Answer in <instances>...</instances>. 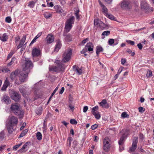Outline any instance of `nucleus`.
<instances>
[{
    "label": "nucleus",
    "instance_id": "23",
    "mask_svg": "<svg viewBox=\"0 0 154 154\" xmlns=\"http://www.w3.org/2000/svg\"><path fill=\"white\" fill-rule=\"evenodd\" d=\"M61 45V44L60 42V41H57L55 46V49L54 50V51L58 52L59 49L60 48Z\"/></svg>",
    "mask_w": 154,
    "mask_h": 154
},
{
    "label": "nucleus",
    "instance_id": "28",
    "mask_svg": "<svg viewBox=\"0 0 154 154\" xmlns=\"http://www.w3.org/2000/svg\"><path fill=\"white\" fill-rule=\"evenodd\" d=\"M103 23V22L99 20L98 19H95L94 21V26H99L100 24Z\"/></svg>",
    "mask_w": 154,
    "mask_h": 154
},
{
    "label": "nucleus",
    "instance_id": "7",
    "mask_svg": "<svg viewBox=\"0 0 154 154\" xmlns=\"http://www.w3.org/2000/svg\"><path fill=\"white\" fill-rule=\"evenodd\" d=\"M138 142V138L134 137L133 140L132 145L129 150V152H133L134 151L137 147V143Z\"/></svg>",
    "mask_w": 154,
    "mask_h": 154
},
{
    "label": "nucleus",
    "instance_id": "36",
    "mask_svg": "<svg viewBox=\"0 0 154 154\" xmlns=\"http://www.w3.org/2000/svg\"><path fill=\"white\" fill-rule=\"evenodd\" d=\"M42 112V107H39L37 109L36 112L37 115H40Z\"/></svg>",
    "mask_w": 154,
    "mask_h": 154
},
{
    "label": "nucleus",
    "instance_id": "1",
    "mask_svg": "<svg viewBox=\"0 0 154 154\" xmlns=\"http://www.w3.org/2000/svg\"><path fill=\"white\" fill-rule=\"evenodd\" d=\"M22 60L25 64L23 66V71L20 73L19 77L21 82H24L27 77L28 74L30 72V69L32 68L33 65L31 61L25 57H23Z\"/></svg>",
    "mask_w": 154,
    "mask_h": 154
},
{
    "label": "nucleus",
    "instance_id": "2",
    "mask_svg": "<svg viewBox=\"0 0 154 154\" xmlns=\"http://www.w3.org/2000/svg\"><path fill=\"white\" fill-rule=\"evenodd\" d=\"M10 109L11 111L15 115L18 116L19 118H22L23 117V111L17 103L12 104Z\"/></svg>",
    "mask_w": 154,
    "mask_h": 154
},
{
    "label": "nucleus",
    "instance_id": "22",
    "mask_svg": "<svg viewBox=\"0 0 154 154\" xmlns=\"http://www.w3.org/2000/svg\"><path fill=\"white\" fill-rule=\"evenodd\" d=\"M75 21V17L74 16H72L70 17V18L67 19L66 21V23L71 24H73Z\"/></svg>",
    "mask_w": 154,
    "mask_h": 154
},
{
    "label": "nucleus",
    "instance_id": "40",
    "mask_svg": "<svg viewBox=\"0 0 154 154\" xmlns=\"http://www.w3.org/2000/svg\"><path fill=\"white\" fill-rule=\"evenodd\" d=\"M108 43L109 45H112L114 43V40L112 38L110 39L108 41Z\"/></svg>",
    "mask_w": 154,
    "mask_h": 154
},
{
    "label": "nucleus",
    "instance_id": "19",
    "mask_svg": "<svg viewBox=\"0 0 154 154\" xmlns=\"http://www.w3.org/2000/svg\"><path fill=\"white\" fill-rule=\"evenodd\" d=\"M18 73V71H15L11 73L10 78L12 80H14L16 79V77L17 76Z\"/></svg>",
    "mask_w": 154,
    "mask_h": 154
},
{
    "label": "nucleus",
    "instance_id": "42",
    "mask_svg": "<svg viewBox=\"0 0 154 154\" xmlns=\"http://www.w3.org/2000/svg\"><path fill=\"white\" fill-rule=\"evenodd\" d=\"M70 122L73 125H76L77 123V122L75 119H71L70 121Z\"/></svg>",
    "mask_w": 154,
    "mask_h": 154
},
{
    "label": "nucleus",
    "instance_id": "52",
    "mask_svg": "<svg viewBox=\"0 0 154 154\" xmlns=\"http://www.w3.org/2000/svg\"><path fill=\"white\" fill-rule=\"evenodd\" d=\"M127 42L129 44L131 45H134V41L131 40L127 41Z\"/></svg>",
    "mask_w": 154,
    "mask_h": 154
},
{
    "label": "nucleus",
    "instance_id": "35",
    "mask_svg": "<svg viewBox=\"0 0 154 154\" xmlns=\"http://www.w3.org/2000/svg\"><path fill=\"white\" fill-rule=\"evenodd\" d=\"M152 72L150 70H148L146 75V76L147 78L150 77L151 76H152Z\"/></svg>",
    "mask_w": 154,
    "mask_h": 154
},
{
    "label": "nucleus",
    "instance_id": "6",
    "mask_svg": "<svg viewBox=\"0 0 154 154\" xmlns=\"http://www.w3.org/2000/svg\"><path fill=\"white\" fill-rule=\"evenodd\" d=\"M110 140L108 137L104 138L103 141V149L106 151H108L110 148Z\"/></svg>",
    "mask_w": 154,
    "mask_h": 154
},
{
    "label": "nucleus",
    "instance_id": "18",
    "mask_svg": "<svg viewBox=\"0 0 154 154\" xmlns=\"http://www.w3.org/2000/svg\"><path fill=\"white\" fill-rule=\"evenodd\" d=\"M26 38V36L25 35H24L22 37V39L21 40L20 43L19 45L17 46V48L19 49L22 47V46L23 45V43L25 42Z\"/></svg>",
    "mask_w": 154,
    "mask_h": 154
},
{
    "label": "nucleus",
    "instance_id": "63",
    "mask_svg": "<svg viewBox=\"0 0 154 154\" xmlns=\"http://www.w3.org/2000/svg\"><path fill=\"white\" fill-rule=\"evenodd\" d=\"M99 139V138L97 136H95L94 138V141L95 142H96Z\"/></svg>",
    "mask_w": 154,
    "mask_h": 154
},
{
    "label": "nucleus",
    "instance_id": "57",
    "mask_svg": "<svg viewBox=\"0 0 154 154\" xmlns=\"http://www.w3.org/2000/svg\"><path fill=\"white\" fill-rule=\"evenodd\" d=\"M64 87H62L61 88V90H60V91L59 92V94H62L63 93L64 91Z\"/></svg>",
    "mask_w": 154,
    "mask_h": 154
},
{
    "label": "nucleus",
    "instance_id": "16",
    "mask_svg": "<svg viewBox=\"0 0 154 154\" xmlns=\"http://www.w3.org/2000/svg\"><path fill=\"white\" fill-rule=\"evenodd\" d=\"M99 4L102 9V11L104 14H106L107 13L108 9L100 1H99Z\"/></svg>",
    "mask_w": 154,
    "mask_h": 154
},
{
    "label": "nucleus",
    "instance_id": "53",
    "mask_svg": "<svg viewBox=\"0 0 154 154\" xmlns=\"http://www.w3.org/2000/svg\"><path fill=\"white\" fill-rule=\"evenodd\" d=\"M121 63L122 64L124 65L126 62V60L125 58H122L121 60Z\"/></svg>",
    "mask_w": 154,
    "mask_h": 154
},
{
    "label": "nucleus",
    "instance_id": "58",
    "mask_svg": "<svg viewBox=\"0 0 154 154\" xmlns=\"http://www.w3.org/2000/svg\"><path fill=\"white\" fill-rule=\"evenodd\" d=\"M143 108L142 107H140L139 108V110L140 112H144V111L143 110Z\"/></svg>",
    "mask_w": 154,
    "mask_h": 154
},
{
    "label": "nucleus",
    "instance_id": "10",
    "mask_svg": "<svg viewBox=\"0 0 154 154\" xmlns=\"http://www.w3.org/2000/svg\"><path fill=\"white\" fill-rule=\"evenodd\" d=\"M11 98L15 101H18L20 100V96L18 93L14 91L11 95Z\"/></svg>",
    "mask_w": 154,
    "mask_h": 154
},
{
    "label": "nucleus",
    "instance_id": "33",
    "mask_svg": "<svg viewBox=\"0 0 154 154\" xmlns=\"http://www.w3.org/2000/svg\"><path fill=\"white\" fill-rule=\"evenodd\" d=\"M121 116L123 118H128L129 117V116L127 114L126 112H123L122 113Z\"/></svg>",
    "mask_w": 154,
    "mask_h": 154
},
{
    "label": "nucleus",
    "instance_id": "38",
    "mask_svg": "<svg viewBox=\"0 0 154 154\" xmlns=\"http://www.w3.org/2000/svg\"><path fill=\"white\" fill-rule=\"evenodd\" d=\"M105 15L107 17L109 18V19L112 20H114L115 18H114V17L112 15L110 14H108V13H107V14H105Z\"/></svg>",
    "mask_w": 154,
    "mask_h": 154
},
{
    "label": "nucleus",
    "instance_id": "25",
    "mask_svg": "<svg viewBox=\"0 0 154 154\" xmlns=\"http://www.w3.org/2000/svg\"><path fill=\"white\" fill-rule=\"evenodd\" d=\"M126 136V135L125 134H123L122 136L121 137L119 142V145H122L123 143L124 139Z\"/></svg>",
    "mask_w": 154,
    "mask_h": 154
},
{
    "label": "nucleus",
    "instance_id": "49",
    "mask_svg": "<svg viewBox=\"0 0 154 154\" xmlns=\"http://www.w3.org/2000/svg\"><path fill=\"white\" fill-rule=\"evenodd\" d=\"M15 43L16 44H17V43L18 42V41H19L20 39V37L19 36H17L15 38Z\"/></svg>",
    "mask_w": 154,
    "mask_h": 154
},
{
    "label": "nucleus",
    "instance_id": "30",
    "mask_svg": "<svg viewBox=\"0 0 154 154\" xmlns=\"http://www.w3.org/2000/svg\"><path fill=\"white\" fill-rule=\"evenodd\" d=\"M65 40L67 42H70L72 41V36L69 34H68L65 35Z\"/></svg>",
    "mask_w": 154,
    "mask_h": 154
},
{
    "label": "nucleus",
    "instance_id": "46",
    "mask_svg": "<svg viewBox=\"0 0 154 154\" xmlns=\"http://www.w3.org/2000/svg\"><path fill=\"white\" fill-rule=\"evenodd\" d=\"M11 20V18L10 17H8L6 18L5 21L7 23H10Z\"/></svg>",
    "mask_w": 154,
    "mask_h": 154
},
{
    "label": "nucleus",
    "instance_id": "11",
    "mask_svg": "<svg viewBox=\"0 0 154 154\" xmlns=\"http://www.w3.org/2000/svg\"><path fill=\"white\" fill-rule=\"evenodd\" d=\"M99 104L103 108H107L109 107V104L105 99L103 100Z\"/></svg>",
    "mask_w": 154,
    "mask_h": 154
},
{
    "label": "nucleus",
    "instance_id": "59",
    "mask_svg": "<svg viewBox=\"0 0 154 154\" xmlns=\"http://www.w3.org/2000/svg\"><path fill=\"white\" fill-rule=\"evenodd\" d=\"M9 84V82L7 80H6L5 81V82L4 85L5 86H7L8 87Z\"/></svg>",
    "mask_w": 154,
    "mask_h": 154
},
{
    "label": "nucleus",
    "instance_id": "12",
    "mask_svg": "<svg viewBox=\"0 0 154 154\" xmlns=\"http://www.w3.org/2000/svg\"><path fill=\"white\" fill-rule=\"evenodd\" d=\"M32 54L33 57H38L40 55V51L39 49L35 48L33 49Z\"/></svg>",
    "mask_w": 154,
    "mask_h": 154
},
{
    "label": "nucleus",
    "instance_id": "31",
    "mask_svg": "<svg viewBox=\"0 0 154 154\" xmlns=\"http://www.w3.org/2000/svg\"><path fill=\"white\" fill-rule=\"evenodd\" d=\"M92 113L94 116L95 118L97 119H98L100 118V115L98 112L96 111V112Z\"/></svg>",
    "mask_w": 154,
    "mask_h": 154
},
{
    "label": "nucleus",
    "instance_id": "61",
    "mask_svg": "<svg viewBox=\"0 0 154 154\" xmlns=\"http://www.w3.org/2000/svg\"><path fill=\"white\" fill-rule=\"evenodd\" d=\"M7 87V86H5L4 85L2 88V91H5Z\"/></svg>",
    "mask_w": 154,
    "mask_h": 154
},
{
    "label": "nucleus",
    "instance_id": "60",
    "mask_svg": "<svg viewBox=\"0 0 154 154\" xmlns=\"http://www.w3.org/2000/svg\"><path fill=\"white\" fill-rule=\"evenodd\" d=\"M37 39L35 37L33 39V40L31 42L30 45L31 44H32L34 43L35 41Z\"/></svg>",
    "mask_w": 154,
    "mask_h": 154
},
{
    "label": "nucleus",
    "instance_id": "64",
    "mask_svg": "<svg viewBox=\"0 0 154 154\" xmlns=\"http://www.w3.org/2000/svg\"><path fill=\"white\" fill-rule=\"evenodd\" d=\"M42 35V33H39L35 37L36 39H37L39 37Z\"/></svg>",
    "mask_w": 154,
    "mask_h": 154
},
{
    "label": "nucleus",
    "instance_id": "3",
    "mask_svg": "<svg viewBox=\"0 0 154 154\" xmlns=\"http://www.w3.org/2000/svg\"><path fill=\"white\" fill-rule=\"evenodd\" d=\"M55 63L57 64V66H53L49 68L50 70L57 72L64 71L65 67L64 64L62 63L60 60H56Z\"/></svg>",
    "mask_w": 154,
    "mask_h": 154
},
{
    "label": "nucleus",
    "instance_id": "43",
    "mask_svg": "<svg viewBox=\"0 0 154 154\" xmlns=\"http://www.w3.org/2000/svg\"><path fill=\"white\" fill-rule=\"evenodd\" d=\"M51 15L49 13H45L44 14V16L46 18H48L50 17Z\"/></svg>",
    "mask_w": 154,
    "mask_h": 154
},
{
    "label": "nucleus",
    "instance_id": "55",
    "mask_svg": "<svg viewBox=\"0 0 154 154\" xmlns=\"http://www.w3.org/2000/svg\"><path fill=\"white\" fill-rule=\"evenodd\" d=\"M13 54V53H10L8 55V57L7 58V59L8 60L9 58H10L12 56Z\"/></svg>",
    "mask_w": 154,
    "mask_h": 154
},
{
    "label": "nucleus",
    "instance_id": "26",
    "mask_svg": "<svg viewBox=\"0 0 154 154\" xmlns=\"http://www.w3.org/2000/svg\"><path fill=\"white\" fill-rule=\"evenodd\" d=\"M72 25L66 22L65 29H66V30L67 32H68L70 31V30L72 28Z\"/></svg>",
    "mask_w": 154,
    "mask_h": 154
},
{
    "label": "nucleus",
    "instance_id": "14",
    "mask_svg": "<svg viewBox=\"0 0 154 154\" xmlns=\"http://www.w3.org/2000/svg\"><path fill=\"white\" fill-rule=\"evenodd\" d=\"M73 68L75 72L78 74L80 75L82 73V70L79 67L74 66L73 67Z\"/></svg>",
    "mask_w": 154,
    "mask_h": 154
},
{
    "label": "nucleus",
    "instance_id": "15",
    "mask_svg": "<svg viewBox=\"0 0 154 154\" xmlns=\"http://www.w3.org/2000/svg\"><path fill=\"white\" fill-rule=\"evenodd\" d=\"M47 42L48 43H51L54 41V37L53 35L49 34L46 38Z\"/></svg>",
    "mask_w": 154,
    "mask_h": 154
},
{
    "label": "nucleus",
    "instance_id": "13",
    "mask_svg": "<svg viewBox=\"0 0 154 154\" xmlns=\"http://www.w3.org/2000/svg\"><path fill=\"white\" fill-rule=\"evenodd\" d=\"M141 8L143 10H147L149 8L148 4L145 1H142L140 4Z\"/></svg>",
    "mask_w": 154,
    "mask_h": 154
},
{
    "label": "nucleus",
    "instance_id": "5",
    "mask_svg": "<svg viewBox=\"0 0 154 154\" xmlns=\"http://www.w3.org/2000/svg\"><path fill=\"white\" fill-rule=\"evenodd\" d=\"M121 8L124 10H129L132 7V5L130 2L129 1L124 0L122 1L120 4Z\"/></svg>",
    "mask_w": 154,
    "mask_h": 154
},
{
    "label": "nucleus",
    "instance_id": "62",
    "mask_svg": "<svg viewBox=\"0 0 154 154\" xmlns=\"http://www.w3.org/2000/svg\"><path fill=\"white\" fill-rule=\"evenodd\" d=\"M47 5L48 6H50L51 7H52L54 6L53 3L52 2H50L49 4L47 3Z\"/></svg>",
    "mask_w": 154,
    "mask_h": 154
},
{
    "label": "nucleus",
    "instance_id": "45",
    "mask_svg": "<svg viewBox=\"0 0 154 154\" xmlns=\"http://www.w3.org/2000/svg\"><path fill=\"white\" fill-rule=\"evenodd\" d=\"M22 143H20L19 144L16 145L15 146H14L13 147V149H14L15 150H16L17 149L19 148L21 145Z\"/></svg>",
    "mask_w": 154,
    "mask_h": 154
},
{
    "label": "nucleus",
    "instance_id": "20",
    "mask_svg": "<svg viewBox=\"0 0 154 154\" xmlns=\"http://www.w3.org/2000/svg\"><path fill=\"white\" fill-rule=\"evenodd\" d=\"M28 143H29V142H27L25 143V144L23 145L22 148L19 150V152H26L27 150V149H27L28 147L27 145Z\"/></svg>",
    "mask_w": 154,
    "mask_h": 154
},
{
    "label": "nucleus",
    "instance_id": "34",
    "mask_svg": "<svg viewBox=\"0 0 154 154\" xmlns=\"http://www.w3.org/2000/svg\"><path fill=\"white\" fill-rule=\"evenodd\" d=\"M36 137L38 140H41L42 138V136L41 133L40 132H37L36 134Z\"/></svg>",
    "mask_w": 154,
    "mask_h": 154
},
{
    "label": "nucleus",
    "instance_id": "56",
    "mask_svg": "<svg viewBox=\"0 0 154 154\" xmlns=\"http://www.w3.org/2000/svg\"><path fill=\"white\" fill-rule=\"evenodd\" d=\"M26 125V123H24L22 125V126L20 128V130H22L25 127V126Z\"/></svg>",
    "mask_w": 154,
    "mask_h": 154
},
{
    "label": "nucleus",
    "instance_id": "54",
    "mask_svg": "<svg viewBox=\"0 0 154 154\" xmlns=\"http://www.w3.org/2000/svg\"><path fill=\"white\" fill-rule=\"evenodd\" d=\"M72 139V138L71 137H69L67 139V141L69 142V146H70L71 143Z\"/></svg>",
    "mask_w": 154,
    "mask_h": 154
},
{
    "label": "nucleus",
    "instance_id": "37",
    "mask_svg": "<svg viewBox=\"0 0 154 154\" xmlns=\"http://www.w3.org/2000/svg\"><path fill=\"white\" fill-rule=\"evenodd\" d=\"M27 132V130H25L23 131L20 134L19 137H22L24 136Z\"/></svg>",
    "mask_w": 154,
    "mask_h": 154
},
{
    "label": "nucleus",
    "instance_id": "39",
    "mask_svg": "<svg viewBox=\"0 0 154 154\" xmlns=\"http://www.w3.org/2000/svg\"><path fill=\"white\" fill-rule=\"evenodd\" d=\"M110 33V32L109 31H105L102 33V35L107 36L109 35Z\"/></svg>",
    "mask_w": 154,
    "mask_h": 154
},
{
    "label": "nucleus",
    "instance_id": "41",
    "mask_svg": "<svg viewBox=\"0 0 154 154\" xmlns=\"http://www.w3.org/2000/svg\"><path fill=\"white\" fill-rule=\"evenodd\" d=\"M35 2L33 1L30 2L28 5V6L30 7V8H33Z\"/></svg>",
    "mask_w": 154,
    "mask_h": 154
},
{
    "label": "nucleus",
    "instance_id": "48",
    "mask_svg": "<svg viewBox=\"0 0 154 154\" xmlns=\"http://www.w3.org/2000/svg\"><path fill=\"white\" fill-rule=\"evenodd\" d=\"M88 40L89 39L88 38H86L83 41H82V43L84 45L88 41Z\"/></svg>",
    "mask_w": 154,
    "mask_h": 154
},
{
    "label": "nucleus",
    "instance_id": "27",
    "mask_svg": "<svg viewBox=\"0 0 154 154\" xmlns=\"http://www.w3.org/2000/svg\"><path fill=\"white\" fill-rule=\"evenodd\" d=\"M96 53L97 56H98L100 52L103 51V48L100 46H97L96 48Z\"/></svg>",
    "mask_w": 154,
    "mask_h": 154
},
{
    "label": "nucleus",
    "instance_id": "32",
    "mask_svg": "<svg viewBox=\"0 0 154 154\" xmlns=\"http://www.w3.org/2000/svg\"><path fill=\"white\" fill-rule=\"evenodd\" d=\"M5 134L3 131H2L0 133V142H1L3 140L4 138Z\"/></svg>",
    "mask_w": 154,
    "mask_h": 154
},
{
    "label": "nucleus",
    "instance_id": "17",
    "mask_svg": "<svg viewBox=\"0 0 154 154\" xmlns=\"http://www.w3.org/2000/svg\"><path fill=\"white\" fill-rule=\"evenodd\" d=\"M93 46L91 42L88 43L85 46V48L87 49L89 51H91L93 50Z\"/></svg>",
    "mask_w": 154,
    "mask_h": 154
},
{
    "label": "nucleus",
    "instance_id": "50",
    "mask_svg": "<svg viewBox=\"0 0 154 154\" xmlns=\"http://www.w3.org/2000/svg\"><path fill=\"white\" fill-rule=\"evenodd\" d=\"M88 106H85L83 108V112H86L87 110H88Z\"/></svg>",
    "mask_w": 154,
    "mask_h": 154
},
{
    "label": "nucleus",
    "instance_id": "29",
    "mask_svg": "<svg viewBox=\"0 0 154 154\" xmlns=\"http://www.w3.org/2000/svg\"><path fill=\"white\" fill-rule=\"evenodd\" d=\"M8 38V36L6 34L4 33L2 36H0V40L2 42L6 41Z\"/></svg>",
    "mask_w": 154,
    "mask_h": 154
},
{
    "label": "nucleus",
    "instance_id": "24",
    "mask_svg": "<svg viewBox=\"0 0 154 154\" xmlns=\"http://www.w3.org/2000/svg\"><path fill=\"white\" fill-rule=\"evenodd\" d=\"M3 100L7 104L10 103L11 101L9 97L5 95L3 97Z\"/></svg>",
    "mask_w": 154,
    "mask_h": 154
},
{
    "label": "nucleus",
    "instance_id": "44",
    "mask_svg": "<svg viewBox=\"0 0 154 154\" xmlns=\"http://www.w3.org/2000/svg\"><path fill=\"white\" fill-rule=\"evenodd\" d=\"M98 106H96L94 107H93L92 109V112L93 113L96 111H97V110H98Z\"/></svg>",
    "mask_w": 154,
    "mask_h": 154
},
{
    "label": "nucleus",
    "instance_id": "47",
    "mask_svg": "<svg viewBox=\"0 0 154 154\" xmlns=\"http://www.w3.org/2000/svg\"><path fill=\"white\" fill-rule=\"evenodd\" d=\"M98 125L97 124H94L92 125L91 127V128L93 130H94L97 128Z\"/></svg>",
    "mask_w": 154,
    "mask_h": 154
},
{
    "label": "nucleus",
    "instance_id": "9",
    "mask_svg": "<svg viewBox=\"0 0 154 154\" xmlns=\"http://www.w3.org/2000/svg\"><path fill=\"white\" fill-rule=\"evenodd\" d=\"M18 122L17 118L14 116H12L9 118V121L8 124L13 125H16Z\"/></svg>",
    "mask_w": 154,
    "mask_h": 154
},
{
    "label": "nucleus",
    "instance_id": "8",
    "mask_svg": "<svg viewBox=\"0 0 154 154\" xmlns=\"http://www.w3.org/2000/svg\"><path fill=\"white\" fill-rule=\"evenodd\" d=\"M55 8L56 12L60 14L62 16H64L66 15V12L64 11L60 7L57 5L55 6Z\"/></svg>",
    "mask_w": 154,
    "mask_h": 154
},
{
    "label": "nucleus",
    "instance_id": "4",
    "mask_svg": "<svg viewBox=\"0 0 154 154\" xmlns=\"http://www.w3.org/2000/svg\"><path fill=\"white\" fill-rule=\"evenodd\" d=\"M72 54V51L71 49H66L63 54L62 61L64 63L68 61L70 59Z\"/></svg>",
    "mask_w": 154,
    "mask_h": 154
},
{
    "label": "nucleus",
    "instance_id": "51",
    "mask_svg": "<svg viewBox=\"0 0 154 154\" xmlns=\"http://www.w3.org/2000/svg\"><path fill=\"white\" fill-rule=\"evenodd\" d=\"M137 46L140 50H141L142 49L143 46L140 43L138 44L137 45Z\"/></svg>",
    "mask_w": 154,
    "mask_h": 154
},
{
    "label": "nucleus",
    "instance_id": "21",
    "mask_svg": "<svg viewBox=\"0 0 154 154\" xmlns=\"http://www.w3.org/2000/svg\"><path fill=\"white\" fill-rule=\"evenodd\" d=\"M14 126L8 123L7 124V128L9 133L11 134L14 131V129L13 127Z\"/></svg>",
    "mask_w": 154,
    "mask_h": 154
}]
</instances>
